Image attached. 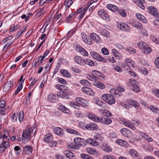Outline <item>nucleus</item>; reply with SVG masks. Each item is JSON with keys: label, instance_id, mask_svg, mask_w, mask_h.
Here are the masks:
<instances>
[{"label": "nucleus", "instance_id": "nucleus-1", "mask_svg": "<svg viewBox=\"0 0 159 159\" xmlns=\"http://www.w3.org/2000/svg\"><path fill=\"white\" fill-rule=\"evenodd\" d=\"M36 129L34 127L27 126L25 130L23 131L22 134V140L28 141L31 136L34 135Z\"/></svg>", "mask_w": 159, "mask_h": 159}, {"label": "nucleus", "instance_id": "nucleus-2", "mask_svg": "<svg viewBox=\"0 0 159 159\" xmlns=\"http://www.w3.org/2000/svg\"><path fill=\"white\" fill-rule=\"evenodd\" d=\"M53 137L51 133L46 134L44 138V141L48 143L49 145L52 147H55L57 145V143L55 141H52Z\"/></svg>", "mask_w": 159, "mask_h": 159}, {"label": "nucleus", "instance_id": "nucleus-3", "mask_svg": "<svg viewBox=\"0 0 159 159\" xmlns=\"http://www.w3.org/2000/svg\"><path fill=\"white\" fill-rule=\"evenodd\" d=\"M102 99L109 104L112 105L115 103V100L113 96L110 94H104L101 96Z\"/></svg>", "mask_w": 159, "mask_h": 159}, {"label": "nucleus", "instance_id": "nucleus-4", "mask_svg": "<svg viewBox=\"0 0 159 159\" xmlns=\"http://www.w3.org/2000/svg\"><path fill=\"white\" fill-rule=\"evenodd\" d=\"M120 121L122 124L130 129L132 130H134L136 129L135 127L131 123L130 120L125 118H122L120 119Z\"/></svg>", "mask_w": 159, "mask_h": 159}, {"label": "nucleus", "instance_id": "nucleus-5", "mask_svg": "<svg viewBox=\"0 0 159 159\" xmlns=\"http://www.w3.org/2000/svg\"><path fill=\"white\" fill-rule=\"evenodd\" d=\"M129 84L132 87L133 90L135 92L138 93L140 91V89L138 86V82L134 79H130L129 80Z\"/></svg>", "mask_w": 159, "mask_h": 159}, {"label": "nucleus", "instance_id": "nucleus-6", "mask_svg": "<svg viewBox=\"0 0 159 159\" xmlns=\"http://www.w3.org/2000/svg\"><path fill=\"white\" fill-rule=\"evenodd\" d=\"M90 54L93 58L98 61L104 63L107 62V60L105 58L102 57L96 52L92 51L90 52Z\"/></svg>", "mask_w": 159, "mask_h": 159}, {"label": "nucleus", "instance_id": "nucleus-7", "mask_svg": "<svg viewBox=\"0 0 159 159\" xmlns=\"http://www.w3.org/2000/svg\"><path fill=\"white\" fill-rule=\"evenodd\" d=\"M117 27L120 30L125 32H129L130 28L127 24L123 23L120 22L117 24Z\"/></svg>", "mask_w": 159, "mask_h": 159}, {"label": "nucleus", "instance_id": "nucleus-8", "mask_svg": "<svg viewBox=\"0 0 159 159\" xmlns=\"http://www.w3.org/2000/svg\"><path fill=\"white\" fill-rule=\"evenodd\" d=\"M120 132L123 136L127 137L129 138L133 135L132 132L129 129L126 128L121 129Z\"/></svg>", "mask_w": 159, "mask_h": 159}, {"label": "nucleus", "instance_id": "nucleus-9", "mask_svg": "<svg viewBox=\"0 0 159 159\" xmlns=\"http://www.w3.org/2000/svg\"><path fill=\"white\" fill-rule=\"evenodd\" d=\"M81 36L84 42L89 45H91L93 43V41L91 39L84 33H81Z\"/></svg>", "mask_w": 159, "mask_h": 159}, {"label": "nucleus", "instance_id": "nucleus-10", "mask_svg": "<svg viewBox=\"0 0 159 159\" xmlns=\"http://www.w3.org/2000/svg\"><path fill=\"white\" fill-rule=\"evenodd\" d=\"M89 36L91 38V39H92L97 43H100L102 42L101 39L95 33H90Z\"/></svg>", "mask_w": 159, "mask_h": 159}, {"label": "nucleus", "instance_id": "nucleus-11", "mask_svg": "<svg viewBox=\"0 0 159 159\" xmlns=\"http://www.w3.org/2000/svg\"><path fill=\"white\" fill-rule=\"evenodd\" d=\"M76 102L79 105H80L83 107L87 105V101L84 98H77L75 99Z\"/></svg>", "mask_w": 159, "mask_h": 159}, {"label": "nucleus", "instance_id": "nucleus-12", "mask_svg": "<svg viewBox=\"0 0 159 159\" xmlns=\"http://www.w3.org/2000/svg\"><path fill=\"white\" fill-rule=\"evenodd\" d=\"M98 14L99 16L103 19L106 20L108 17V15L106 11L103 9H101L99 10Z\"/></svg>", "mask_w": 159, "mask_h": 159}, {"label": "nucleus", "instance_id": "nucleus-13", "mask_svg": "<svg viewBox=\"0 0 159 159\" xmlns=\"http://www.w3.org/2000/svg\"><path fill=\"white\" fill-rule=\"evenodd\" d=\"M100 121L102 124L106 125H109L112 122V120L108 117L105 116L100 118Z\"/></svg>", "mask_w": 159, "mask_h": 159}, {"label": "nucleus", "instance_id": "nucleus-14", "mask_svg": "<svg viewBox=\"0 0 159 159\" xmlns=\"http://www.w3.org/2000/svg\"><path fill=\"white\" fill-rule=\"evenodd\" d=\"M139 135L148 142H151L153 141V139L152 138L144 133L140 132Z\"/></svg>", "mask_w": 159, "mask_h": 159}, {"label": "nucleus", "instance_id": "nucleus-15", "mask_svg": "<svg viewBox=\"0 0 159 159\" xmlns=\"http://www.w3.org/2000/svg\"><path fill=\"white\" fill-rule=\"evenodd\" d=\"M148 10L150 14L154 16H158V12L157 9L153 6H149L148 7Z\"/></svg>", "mask_w": 159, "mask_h": 159}, {"label": "nucleus", "instance_id": "nucleus-16", "mask_svg": "<svg viewBox=\"0 0 159 159\" xmlns=\"http://www.w3.org/2000/svg\"><path fill=\"white\" fill-rule=\"evenodd\" d=\"M88 116L89 118L96 122H100V118L91 113H89Z\"/></svg>", "mask_w": 159, "mask_h": 159}, {"label": "nucleus", "instance_id": "nucleus-17", "mask_svg": "<svg viewBox=\"0 0 159 159\" xmlns=\"http://www.w3.org/2000/svg\"><path fill=\"white\" fill-rule=\"evenodd\" d=\"M57 98L56 94L51 93L48 96L47 100L48 101L54 103L57 101Z\"/></svg>", "mask_w": 159, "mask_h": 159}, {"label": "nucleus", "instance_id": "nucleus-18", "mask_svg": "<svg viewBox=\"0 0 159 159\" xmlns=\"http://www.w3.org/2000/svg\"><path fill=\"white\" fill-rule=\"evenodd\" d=\"M13 84V82L11 81H7L4 85L3 89V91L4 92L8 91L11 88Z\"/></svg>", "mask_w": 159, "mask_h": 159}, {"label": "nucleus", "instance_id": "nucleus-19", "mask_svg": "<svg viewBox=\"0 0 159 159\" xmlns=\"http://www.w3.org/2000/svg\"><path fill=\"white\" fill-rule=\"evenodd\" d=\"M93 85L96 87L102 89H104L106 88V86L104 84L99 81H95L93 82Z\"/></svg>", "mask_w": 159, "mask_h": 159}, {"label": "nucleus", "instance_id": "nucleus-20", "mask_svg": "<svg viewBox=\"0 0 159 159\" xmlns=\"http://www.w3.org/2000/svg\"><path fill=\"white\" fill-rule=\"evenodd\" d=\"M32 151V147L30 145H26L23 148V152L26 154H31Z\"/></svg>", "mask_w": 159, "mask_h": 159}, {"label": "nucleus", "instance_id": "nucleus-21", "mask_svg": "<svg viewBox=\"0 0 159 159\" xmlns=\"http://www.w3.org/2000/svg\"><path fill=\"white\" fill-rule=\"evenodd\" d=\"M97 125L94 123H91L87 124L86 126V128L90 130H94L97 129Z\"/></svg>", "mask_w": 159, "mask_h": 159}, {"label": "nucleus", "instance_id": "nucleus-22", "mask_svg": "<svg viewBox=\"0 0 159 159\" xmlns=\"http://www.w3.org/2000/svg\"><path fill=\"white\" fill-rule=\"evenodd\" d=\"M85 141L94 146H97L99 144L98 143L97 141L92 138H90L87 139Z\"/></svg>", "mask_w": 159, "mask_h": 159}, {"label": "nucleus", "instance_id": "nucleus-23", "mask_svg": "<svg viewBox=\"0 0 159 159\" xmlns=\"http://www.w3.org/2000/svg\"><path fill=\"white\" fill-rule=\"evenodd\" d=\"M125 62L126 65L129 67H134L135 66L134 62L129 59H126L125 60Z\"/></svg>", "mask_w": 159, "mask_h": 159}, {"label": "nucleus", "instance_id": "nucleus-24", "mask_svg": "<svg viewBox=\"0 0 159 159\" xmlns=\"http://www.w3.org/2000/svg\"><path fill=\"white\" fill-rule=\"evenodd\" d=\"M106 7L109 10L114 12L117 11L118 10L117 6L111 4L107 5Z\"/></svg>", "mask_w": 159, "mask_h": 159}, {"label": "nucleus", "instance_id": "nucleus-25", "mask_svg": "<svg viewBox=\"0 0 159 159\" xmlns=\"http://www.w3.org/2000/svg\"><path fill=\"white\" fill-rule=\"evenodd\" d=\"M92 73L93 75V76L94 77L96 78V80L97 78L99 77H101L102 78L104 77L103 76V75L98 71H97L96 70H94L92 71Z\"/></svg>", "mask_w": 159, "mask_h": 159}, {"label": "nucleus", "instance_id": "nucleus-26", "mask_svg": "<svg viewBox=\"0 0 159 159\" xmlns=\"http://www.w3.org/2000/svg\"><path fill=\"white\" fill-rule=\"evenodd\" d=\"M116 142L118 144L121 146H127L128 145L126 141L123 139H117L116 141Z\"/></svg>", "mask_w": 159, "mask_h": 159}, {"label": "nucleus", "instance_id": "nucleus-27", "mask_svg": "<svg viewBox=\"0 0 159 159\" xmlns=\"http://www.w3.org/2000/svg\"><path fill=\"white\" fill-rule=\"evenodd\" d=\"M54 132L57 135L60 136L63 133L62 129L60 127H55L53 129Z\"/></svg>", "mask_w": 159, "mask_h": 159}, {"label": "nucleus", "instance_id": "nucleus-28", "mask_svg": "<svg viewBox=\"0 0 159 159\" xmlns=\"http://www.w3.org/2000/svg\"><path fill=\"white\" fill-rule=\"evenodd\" d=\"M102 149L107 152H110L112 151V148L107 144L105 143L103 145Z\"/></svg>", "mask_w": 159, "mask_h": 159}, {"label": "nucleus", "instance_id": "nucleus-29", "mask_svg": "<svg viewBox=\"0 0 159 159\" xmlns=\"http://www.w3.org/2000/svg\"><path fill=\"white\" fill-rule=\"evenodd\" d=\"M136 16H137V18L139 20L144 23H146L147 22V20L146 19L142 14L139 13H137L136 14Z\"/></svg>", "mask_w": 159, "mask_h": 159}, {"label": "nucleus", "instance_id": "nucleus-30", "mask_svg": "<svg viewBox=\"0 0 159 159\" xmlns=\"http://www.w3.org/2000/svg\"><path fill=\"white\" fill-rule=\"evenodd\" d=\"M86 150L88 153L91 155H96L98 153L97 151L91 148H87Z\"/></svg>", "mask_w": 159, "mask_h": 159}, {"label": "nucleus", "instance_id": "nucleus-31", "mask_svg": "<svg viewBox=\"0 0 159 159\" xmlns=\"http://www.w3.org/2000/svg\"><path fill=\"white\" fill-rule=\"evenodd\" d=\"M57 108L59 110L64 113H67L69 112V110L65 106L58 105Z\"/></svg>", "mask_w": 159, "mask_h": 159}, {"label": "nucleus", "instance_id": "nucleus-32", "mask_svg": "<svg viewBox=\"0 0 159 159\" xmlns=\"http://www.w3.org/2000/svg\"><path fill=\"white\" fill-rule=\"evenodd\" d=\"M10 145H5V144L2 143L0 144V152H5L6 148H9Z\"/></svg>", "mask_w": 159, "mask_h": 159}, {"label": "nucleus", "instance_id": "nucleus-33", "mask_svg": "<svg viewBox=\"0 0 159 159\" xmlns=\"http://www.w3.org/2000/svg\"><path fill=\"white\" fill-rule=\"evenodd\" d=\"M99 31L101 34L104 36L108 37L109 36V32L103 29H100Z\"/></svg>", "mask_w": 159, "mask_h": 159}, {"label": "nucleus", "instance_id": "nucleus-34", "mask_svg": "<svg viewBox=\"0 0 159 159\" xmlns=\"http://www.w3.org/2000/svg\"><path fill=\"white\" fill-rule=\"evenodd\" d=\"M132 25L135 28L139 29H141L143 27L142 24L139 21H136L132 23Z\"/></svg>", "mask_w": 159, "mask_h": 159}, {"label": "nucleus", "instance_id": "nucleus-35", "mask_svg": "<svg viewBox=\"0 0 159 159\" xmlns=\"http://www.w3.org/2000/svg\"><path fill=\"white\" fill-rule=\"evenodd\" d=\"M60 72L62 75H64L66 77L70 78L71 77L70 73L67 70L64 69H61L60 70Z\"/></svg>", "mask_w": 159, "mask_h": 159}, {"label": "nucleus", "instance_id": "nucleus-36", "mask_svg": "<svg viewBox=\"0 0 159 159\" xmlns=\"http://www.w3.org/2000/svg\"><path fill=\"white\" fill-rule=\"evenodd\" d=\"M68 95V93L66 92L62 91L57 93V95L59 97L62 98H64L66 97Z\"/></svg>", "mask_w": 159, "mask_h": 159}, {"label": "nucleus", "instance_id": "nucleus-37", "mask_svg": "<svg viewBox=\"0 0 159 159\" xmlns=\"http://www.w3.org/2000/svg\"><path fill=\"white\" fill-rule=\"evenodd\" d=\"M130 104L136 108H138L139 106V103L136 101L134 99H131L130 102Z\"/></svg>", "mask_w": 159, "mask_h": 159}, {"label": "nucleus", "instance_id": "nucleus-38", "mask_svg": "<svg viewBox=\"0 0 159 159\" xmlns=\"http://www.w3.org/2000/svg\"><path fill=\"white\" fill-rule=\"evenodd\" d=\"M129 153L131 156L134 157H137L139 156V154L137 152L133 149H130Z\"/></svg>", "mask_w": 159, "mask_h": 159}, {"label": "nucleus", "instance_id": "nucleus-39", "mask_svg": "<svg viewBox=\"0 0 159 159\" xmlns=\"http://www.w3.org/2000/svg\"><path fill=\"white\" fill-rule=\"evenodd\" d=\"M82 91L83 92L87 94H90L92 90L90 88L87 87H82Z\"/></svg>", "mask_w": 159, "mask_h": 159}, {"label": "nucleus", "instance_id": "nucleus-40", "mask_svg": "<svg viewBox=\"0 0 159 159\" xmlns=\"http://www.w3.org/2000/svg\"><path fill=\"white\" fill-rule=\"evenodd\" d=\"M143 50V53L146 54H149L152 51V49L148 45L147 46H146Z\"/></svg>", "mask_w": 159, "mask_h": 159}, {"label": "nucleus", "instance_id": "nucleus-41", "mask_svg": "<svg viewBox=\"0 0 159 159\" xmlns=\"http://www.w3.org/2000/svg\"><path fill=\"white\" fill-rule=\"evenodd\" d=\"M64 154L66 157L70 159L71 157H74V155L71 152L69 151H65L64 152Z\"/></svg>", "mask_w": 159, "mask_h": 159}, {"label": "nucleus", "instance_id": "nucleus-42", "mask_svg": "<svg viewBox=\"0 0 159 159\" xmlns=\"http://www.w3.org/2000/svg\"><path fill=\"white\" fill-rule=\"evenodd\" d=\"M85 64H87L90 66H93L95 65L94 62L92 60L89 59H85Z\"/></svg>", "mask_w": 159, "mask_h": 159}, {"label": "nucleus", "instance_id": "nucleus-43", "mask_svg": "<svg viewBox=\"0 0 159 159\" xmlns=\"http://www.w3.org/2000/svg\"><path fill=\"white\" fill-rule=\"evenodd\" d=\"M150 108L152 112L159 115V109L153 105H151Z\"/></svg>", "mask_w": 159, "mask_h": 159}, {"label": "nucleus", "instance_id": "nucleus-44", "mask_svg": "<svg viewBox=\"0 0 159 159\" xmlns=\"http://www.w3.org/2000/svg\"><path fill=\"white\" fill-rule=\"evenodd\" d=\"M137 46L139 48L143 49L146 46H147V44L143 42H140L138 43Z\"/></svg>", "mask_w": 159, "mask_h": 159}, {"label": "nucleus", "instance_id": "nucleus-45", "mask_svg": "<svg viewBox=\"0 0 159 159\" xmlns=\"http://www.w3.org/2000/svg\"><path fill=\"white\" fill-rule=\"evenodd\" d=\"M67 131L68 133L70 134H75L76 135H79L80 133L77 131H75L74 130L71 129L70 128H68L67 129Z\"/></svg>", "mask_w": 159, "mask_h": 159}, {"label": "nucleus", "instance_id": "nucleus-46", "mask_svg": "<svg viewBox=\"0 0 159 159\" xmlns=\"http://www.w3.org/2000/svg\"><path fill=\"white\" fill-rule=\"evenodd\" d=\"M80 157L84 159H92V157L89 155L84 153H81L80 154Z\"/></svg>", "mask_w": 159, "mask_h": 159}, {"label": "nucleus", "instance_id": "nucleus-47", "mask_svg": "<svg viewBox=\"0 0 159 159\" xmlns=\"http://www.w3.org/2000/svg\"><path fill=\"white\" fill-rule=\"evenodd\" d=\"M80 83L82 85L85 86H89L90 85L88 81L84 80H82L80 81Z\"/></svg>", "mask_w": 159, "mask_h": 159}, {"label": "nucleus", "instance_id": "nucleus-48", "mask_svg": "<svg viewBox=\"0 0 159 159\" xmlns=\"http://www.w3.org/2000/svg\"><path fill=\"white\" fill-rule=\"evenodd\" d=\"M82 139L80 138H76L74 139V141L77 145H81Z\"/></svg>", "mask_w": 159, "mask_h": 159}, {"label": "nucleus", "instance_id": "nucleus-49", "mask_svg": "<svg viewBox=\"0 0 159 159\" xmlns=\"http://www.w3.org/2000/svg\"><path fill=\"white\" fill-rule=\"evenodd\" d=\"M24 118V114L23 111H20L18 115V118L19 121L21 122L23 120Z\"/></svg>", "mask_w": 159, "mask_h": 159}, {"label": "nucleus", "instance_id": "nucleus-50", "mask_svg": "<svg viewBox=\"0 0 159 159\" xmlns=\"http://www.w3.org/2000/svg\"><path fill=\"white\" fill-rule=\"evenodd\" d=\"M13 42H14L13 41H11L5 44L3 48V50L5 51L13 43Z\"/></svg>", "mask_w": 159, "mask_h": 159}, {"label": "nucleus", "instance_id": "nucleus-51", "mask_svg": "<svg viewBox=\"0 0 159 159\" xmlns=\"http://www.w3.org/2000/svg\"><path fill=\"white\" fill-rule=\"evenodd\" d=\"M44 7H43L41 8L39 11L37 13V15L39 16H43L44 14Z\"/></svg>", "mask_w": 159, "mask_h": 159}, {"label": "nucleus", "instance_id": "nucleus-52", "mask_svg": "<svg viewBox=\"0 0 159 159\" xmlns=\"http://www.w3.org/2000/svg\"><path fill=\"white\" fill-rule=\"evenodd\" d=\"M111 52L112 53L115 57H119L120 53L117 50L115 49H112L111 50Z\"/></svg>", "mask_w": 159, "mask_h": 159}, {"label": "nucleus", "instance_id": "nucleus-53", "mask_svg": "<svg viewBox=\"0 0 159 159\" xmlns=\"http://www.w3.org/2000/svg\"><path fill=\"white\" fill-rule=\"evenodd\" d=\"M101 52L104 55H108L109 54V51L106 48H102L101 49Z\"/></svg>", "mask_w": 159, "mask_h": 159}, {"label": "nucleus", "instance_id": "nucleus-54", "mask_svg": "<svg viewBox=\"0 0 159 159\" xmlns=\"http://www.w3.org/2000/svg\"><path fill=\"white\" fill-rule=\"evenodd\" d=\"M113 69L115 71L119 73L121 72L122 70L121 68L117 65H116L114 66Z\"/></svg>", "mask_w": 159, "mask_h": 159}, {"label": "nucleus", "instance_id": "nucleus-55", "mask_svg": "<svg viewBox=\"0 0 159 159\" xmlns=\"http://www.w3.org/2000/svg\"><path fill=\"white\" fill-rule=\"evenodd\" d=\"M127 72L133 77H135L137 75V74L136 73L130 69L127 70Z\"/></svg>", "mask_w": 159, "mask_h": 159}, {"label": "nucleus", "instance_id": "nucleus-56", "mask_svg": "<svg viewBox=\"0 0 159 159\" xmlns=\"http://www.w3.org/2000/svg\"><path fill=\"white\" fill-rule=\"evenodd\" d=\"M103 159H116L114 156L110 155H104L103 156Z\"/></svg>", "mask_w": 159, "mask_h": 159}, {"label": "nucleus", "instance_id": "nucleus-57", "mask_svg": "<svg viewBox=\"0 0 159 159\" xmlns=\"http://www.w3.org/2000/svg\"><path fill=\"white\" fill-rule=\"evenodd\" d=\"M103 114L105 115L106 116H112V113L109 111L105 110L103 112Z\"/></svg>", "mask_w": 159, "mask_h": 159}, {"label": "nucleus", "instance_id": "nucleus-58", "mask_svg": "<svg viewBox=\"0 0 159 159\" xmlns=\"http://www.w3.org/2000/svg\"><path fill=\"white\" fill-rule=\"evenodd\" d=\"M57 13L58 12H57V13L55 14L53 17L54 20L56 21L57 20L59 19L61 17V13L58 14Z\"/></svg>", "mask_w": 159, "mask_h": 159}, {"label": "nucleus", "instance_id": "nucleus-59", "mask_svg": "<svg viewBox=\"0 0 159 159\" xmlns=\"http://www.w3.org/2000/svg\"><path fill=\"white\" fill-rule=\"evenodd\" d=\"M95 103L101 107H103V102L101 101L100 100H96Z\"/></svg>", "mask_w": 159, "mask_h": 159}, {"label": "nucleus", "instance_id": "nucleus-60", "mask_svg": "<svg viewBox=\"0 0 159 159\" xmlns=\"http://www.w3.org/2000/svg\"><path fill=\"white\" fill-rule=\"evenodd\" d=\"M13 37L12 35H10L7 37H6L3 40L2 42L5 43L8 41L11 40L13 39Z\"/></svg>", "mask_w": 159, "mask_h": 159}, {"label": "nucleus", "instance_id": "nucleus-61", "mask_svg": "<svg viewBox=\"0 0 159 159\" xmlns=\"http://www.w3.org/2000/svg\"><path fill=\"white\" fill-rule=\"evenodd\" d=\"M11 121L13 122H15L17 120V116L16 115L15 113H14L11 117Z\"/></svg>", "mask_w": 159, "mask_h": 159}, {"label": "nucleus", "instance_id": "nucleus-62", "mask_svg": "<svg viewBox=\"0 0 159 159\" xmlns=\"http://www.w3.org/2000/svg\"><path fill=\"white\" fill-rule=\"evenodd\" d=\"M153 93L156 97L159 98V89H156L153 90Z\"/></svg>", "mask_w": 159, "mask_h": 159}, {"label": "nucleus", "instance_id": "nucleus-63", "mask_svg": "<svg viewBox=\"0 0 159 159\" xmlns=\"http://www.w3.org/2000/svg\"><path fill=\"white\" fill-rule=\"evenodd\" d=\"M154 63L156 66L157 68L159 69V57H157L154 61Z\"/></svg>", "mask_w": 159, "mask_h": 159}, {"label": "nucleus", "instance_id": "nucleus-64", "mask_svg": "<svg viewBox=\"0 0 159 159\" xmlns=\"http://www.w3.org/2000/svg\"><path fill=\"white\" fill-rule=\"evenodd\" d=\"M151 40L153 42H154L156 43L159 44V39L157 38L154 36H152L151 38Z\"/></svg>", "mask_w": 159, "mask_h": 159}]
</instances>
